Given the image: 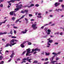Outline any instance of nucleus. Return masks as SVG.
Instances as JSON below:
<instances>
[{"label":"nucleus","instance_id":"obj_57","mask_svg":"<svg viewBox=\"0 0 64 64\" xmlns=\"http://www.w3.org/2000/svg\"><path fill=\"white\" fill-rule=\"evenodd\" d=\"M14 34L16 33V30H14Z\"/></svg>","mask_w":64,"mask_h":64},{"label":"nucleus","instance_id":"obj_24","mask_svg":"<svg viewBox=\"0 0 64 64\" xmlns=\"http://www.w3.org/2000/svg\"><path fill=\"white\" fill-rule=\"evenodd\" d=\"M26 21V23H28V19H27V18H26L25 19Z\"/></svg>","mask_w":64,"mask_h":64},{"label":"nucleus","instance_id":"obj_28","mask_svg":"<svg viewBox=\"0 0 64 64\" xmlns=\"http://www.w3.org/2000/svg\"><path fill=\"white\" fill-rule=\"evenodd\" d=\"M35 6H36V7H38V6H39V4H36L35 5Z\"/></svg>","mask_w":64,"mask_h":64},{"label":"nucleus","instance_id":"obj_2","mask_svg":"<svg viewBox=\"0 0 64 64\" xmlns=\"http://www.w3.org/2000/svg\"><path fill=\"white\" fill-rule=\"evenodd\" d=\"M37 24H32V27L33 28L34 30H35L37 28V27L36 26Z\"/></svg>","mask_w":64,"mask_h":64},{"label":"nucleus","instance_id":"obj_3","mask_svg":"<svg viewBox=\"0 0 64 64\" xmlns=\"http://www.w3.org/2000/svg\"><path fill=\"white\" fill-rule=\"evenodd\" d=\"M10 44H11L12 46H13V45H14L15 44H16V43L15 42L14 43V39H12L11 40L10 42Z\"/></svg>","mask_w":64,"mask_h":64},{"label":"nucleus","instance_id":"obj_34","mask_svg":"<svg viewBox=\"0 0 64 64\" xmlns=\"http://www.w3.org/2000/svg\"><path fill=\"white\" fill-rule=\"evenodd\" d=\"M3 6V4H1L0 5V6L1 7H2Z\"/></svg>","mask_w":64,"mask_h":64},{"label":"nucleus","instance_id":"obj_16","mask_svg":"<svg viewBox=\"0 0 64 64\" xmlns=\"http://www.w3.org/2000/svg\"><path fill=\"white\" fill-rule=\"evenodd\" d=\"M50 60L51 61L52 63H55V62H57L56 61H53V59H52V58L50 59Z\"/></svg>","mask_w":64,"mask_h":64},{"label":"nucleus","instance_id":"obj_52","mask_svg":"<svg viewBox=\"0 0 64 64\" xmlns=\"http://www.w3.org/2000/svg\"><path fill=\"white\" fill-rule=\"evenodd\" d=\"M37 17H39V18H42V16H37Z\"/></svg>","mask_w":64,"mask_h":64},{"label":"nucleus","instance_id":"obj_32","mask_svg":"<svg viewBox=\"0 0 64 64\" xmlns=\"http://www.w3.org/2000/svg\"><path fill=\"white\" fill-rule=\"evenodd\" d=\"M28 44L29 45H31L32 44H31V42H28Z\"/></svg>","mask_w":64,"mask_h":64},{"label":"nucleus","instance_id":"obj_43","mask_svg":"<svg viewBox=\"0 0 64 64\" xmlns=\"http://www.w3.org/2000/svg\"><path fill=\"white\" fill-rule=\"evenodd\" d=\"M59 59V58L58 57H57L56 58V60H57V61Z\"/></svg>","mask_w":64,"mask_h":64},{"label":"nucleus","instance_id":"obj_17","mask_svg":"<svg viewBox=\"0 0 64 64\" xmlns=\"http://www.w3.org/2000/svg\"><path fill=\"white\" fill-rule=\"evenodd\" d=\"M15 54L14 53H12L10 56V57L11 58H13L14 57V55Z\"/></svg>","mask_w":64,"mask_h":64},{"label":"nucleus","instance_id":"obj_46","mask_svg":"<svg viewBox=\"0 0 64 64\" xmlns=\"http://www.w3.org/2000/svg\"><path fill=\"white\" fill-rule=\"evenodd\" d=\"M44 26H42V27L40 28L41 29H43V28H44Z\"/></svg>","mask_w":64,"mask_h":64},{"label":"nucleus","instance_id":"obj_55","mask_svg":"<svg viewBox=\"0 0 64 64\" xmlns=\"http://www.w3.org/2000/svg\"><path fill=\"white\" fill-rule=\"evenodd\" d=\"M22 32V33L23 34H25V32H24V31Z\"/></svg>","mask_w":64,"mask_h":64},{"label":"nucleus","instance_id":"obj_23","mask_svg":"<svg viewBox=\"0 0 64 64\" xmlns=\"http://www.w3.org/2000/svg\"><path fill=\"white\" fill-rule=\"evenodd\" d=\"M24 12L26 13H27L28 12V10H24Z\"/></svg>","mask_w":64,"mask_h":64},{"label":"nucleus","instance_id":"obj_60","mask_svg":"<svg viewBox=\"0 0 64 64\" xmlns=\"http://www.w3.org/2000/svg\"><path fill=\"white\" fill-rule=\"evenodd\" d=\"M26 42H23V43L22 44L24 45V44H25V43H26Z\"/></svg>","mask_w":64,"mask_h":64},{"label":"nucleus","instance_id":"obj_56","mask_svg":"<svg viewBox=\"0 0 64 64\" xmlns=\"http://www.w3.org/2000/svg\"><path fill=\"white\" fill-rule=\"evenodd\" d=\"M55 44H56V45H58V43L56 42L54 43Z\"/></svg>","mask_w":64,"mask_h":64},{"label":"nucleus","instance_id":"obj_38","mask_svg":"<svg viewBox=\"0 0 64 64\" xmlns=\"http://www.w3.org/2000/svg\"><path fill=\"white\" fill-rule=\"evenodd\" d=\"M13 28H14V29H18V28L16 26H14L13 27Z\"/></svg>","mask_w":64,"mask_h":64},{"label":"nucleus","instance_id":"obj_37","mask_svg":"<svg viewBox=\"0 0 64 64\" xmlns=\"http://www.w3.org/2000/svg\"><path fill=\"white\" fill-rule=\"evenodd\" d=\"M59 2H63V0H59Z\"/></svg>","mask_w":64,"mask_h":64},{"label":"nucleus","instance_id":"obj_64","mask_svg":"<svg viewBox=\"0 0 64 64\" xmlns=\"http://www.w3.org/2000/svg\"><path fill=\"white\" fill-rule=\"evenodd\" d=\"M48 62H45L44 64H48Z\"/></svg>","mask_w":64,"mask_h":64},{"label":"nucleus","instance_id":"obj_51","mask_svg":"<svg viewBox=\"0 0 64 64\" xmlns=\"http://www.w3.org/2000/svg\"><path fill=\"white\" fill-rule=\"evenodd\" d=\"M34 20H34V19H32L30 20L31 21H34Z\"/></svg>","mask_w":64,"mask_h":64},{"label":"nucleus","instance_id":"obj_27","mask_svg":"<svg viewBox=\"0 0 64 64\" xmlns=\"http://www.w3.org/2000/svg\"><path fill=\"white\" fill-rule=\"evenodd\" d=\"M12 38H17V37L16 36H12L11 37Z\"/></svg>","mask_w":64,"mask_h":64},{"label":"nucleus","instance_id":"obj_8","mask_svg":"<svg viewBox=\"0 0 64 64\" xmlns=\"http://www.w3.org/2000/svg\"><path fill=\"white\" fill-rule=\"evenodd\" d=\"M22 6V5L20 4V5H19L17 6H16V7L18 8L19 9H20L21 8Z\"/></svg>","mask_w":64,"mask_h":64},{"label":"nucleus","instance_id":"obj_45","mask_svg":"<svg viewBox=\"0 0 64 64\" xmlns=\"http://www.w3.org/2000/svg\"><path fill=\"white\" fill-rule=\"evenodd\" d=\"M29 16H30V17H32V14H29Z\"/></svg>","mask_w":64,"mask_h":64},{"label":"nucleus","instance_id":"obj_35","mask_svg":"<svg viewBox=\"0 0 64 64\" xmlns=\"http://www.w3.org/2000/svg\"><path fill=\"white\" fill-rule=\"evenodd\" d=\"M42 55H44V52H42V53H41Z\"/></svg>","mask_w":64,"mask_h":64},{"label":"nucleus","instance_id":"obj_41","mask_svg":"<svg viewBox=\"0 0 64 64\" xmlns=\"http://www.w3.org/2000/svg\"><path fill=\"white\" fill-rule=\"evenodd\" d=\"M12 20H15V18L14 17H13L12 18Z\"/></svg>","mask_w":64,"mask_h":64},{"label":"nucleus","instance_id":"obj_21","mask_svg":"<svg viewBox=\"0 0 64 64\" xmlns=\"http://www.w3.org/2000/svg\"><path fill=\"white\" fill-rule=\"evenodd\" d=\"M24 17H25V16H23L20 18L19 19H20V20H21V19H23V18H24Z\"/></svg>","mask_w":64,"mask_h":64},{"label":"nucleus","instance_id":"obj_49","mask_svg":"<svg viewBox=\"0 0 64 64\" xmlns=\"http://www.w3.org/2000/svg\"><path fill=\"white\" fill-rule=\"evenodd\" d=\"M38 16H40V15H41V13H38Z\"/></svg>","mask_w":64,"mask_h":64},{"label":"nucleus","instance_id":"obj_12","mask_svg":"<svg viewBox=\"0 0 64 64\" xmlns=\"http://www.w3.org/2000/svg\"><path fill=\"white\" fill-rule=\"evenodd\" d=\"M15 12L14 11L11 12L10 13V15H13V13H15Z\"/></svg>","mask_w":64,"mask_h":64},{"label":"nucleus","instance_id":"obj_36","mask_svg":"<svg viewBox=\"0 0 64 64\" xmlns=\"http://www.w3.org/2000/svg\"><path fill=\"white\" fill-rule=\"evenodd\" d=\"M47 29L48 28H45L44 29L45 31H47Z\"/></svg>","mask_w":64,"mask_h":64},{"label":"nucleus","instance_id":"obj_22","mask_svg":"<svg viewBox=\"0 0 64 64\" xmlns=\"http://www.w3.org/2000/svg\"><path fill=\"white\" fill-rule=\"evenodd\" d=\"M19 10V8H15L14 9V10L16 11H18V10Z\"/></svg>","mask_w":64,"mask_h":64},{"label":"nucleus","instance_id":"obj_44","mask_svg":"<svg viewBox=\"0 0 64 64\" xmlns=\"http://www.w3.org/2000/svg\"><path fill=\"white\" fill-rule=\"evenodd\" d=\"M10 33L11 34H12V30H11V31L10 32Z\"/></svg>","mask_w":64,"mask_h":64},{"label":"nucleus","instance_id":"obj_50","mask_svg":"<svg viewBox=\"0 0 64 64\" xmlns=\"http://www.w3.org/2000/svg\"><path fill=\"white\" fill-rule=\"evenodd\" d=\"M2 24H3L2 22H0V26H1V25H2Z\"/></svg>","mask_w":64,"mask_h":64},{"label":"nucleus","instance_id":"obj_47","mask_svg":"<svg viewBox=\"0 0 64 64\" xmlns=\"http://www.w3.org/2000/svg\"><path fill=\"white\" fill-rule=\"evenodd\" d=\"M61 6L62 8H64V5L63 4H62L61 5Z\"/></svg>","mask_w":64,"mask_h":64},{"label":"nucleus","instance_id":"obj_58","mask_svg":"<svg viewBox=\"0 0 64 64\" xmlns=\"http://www.w3.org/2000/svg\"><path fill=\"white\" fill-rule=\"evenodd\" d=\"M13 15H14V16H16V15L15 13H13Z\"/></svg>","mask_w":64,"mask_h":64},{"label":"nucleus","instance_id":"obj_54","mask_svg":"<svg viewBox=\"0 0 64 64\" xmlns=\"http://www.w3.org/2000/svg\"><path fill=\"white\" fill-rule=\"evenodd\" d=\"M20 59L18 58L17 59V61H20Z\"/></svg>","mask_w":64,"mask_h":64},{"label":"nucleus","instance_id":"obj_25","mask_svg":"<svg viewBox=\"0 0 64 64\" xmlns=\"http://www.w3.org/2000/svg\"><path fill=\"white\" fill-rule=\"evenodd\" d=\"M2 58H3V56H0V60H1Z\"/></svg>","mask_w":64,"mask_h":64},{"label":"nucleus","instance_id":"obj_63","mask_svg":"<svg viewBox=\"0 0 64 64\" xmlns=\"http://www.w3.org/2000/svg\"><path fill=\"white\" fill-rule=\"evenodd\" d=\"M57 34L58 35V34H59V32H56Z\"/></svg>","mask_w":64,"mask_h":64},{"label":"nucleus","instance_id":"obj_53","mask_svg":"<svg viewBox=\"0 0 64 64\" xmlns=\"http://www.w3.org/2000/svg\"><path fill=\"white\" fill-rule=\"evenodd\" d=\"M2 41H5V39H4V38H2Z\"/></svg>","mask_w":64,"mask_h":64},{"label":"nucleus","instance_id":"obj_10","mask_svg":"<svg viewBox=\"0 0 64 64\" xmlns=\"http://www.w3.org/2000/svg\"><path fill=\"white\" fill-rule=\"evenodd\" d=\"M50 39H51V38H49L47 39V40H48V42L49 43H52V42H53V40Z\"/></svg>","mask_w":64,"mask_h":64},{"label":"nucleus","instance_id":"obj_48","mask_svg":"<svg viewBox=\"0 0 64 64\" xmlns=\"http://www.w3.org/2000/svg\"><path fill=\"white\" fill-rule=\"evenodd\" d=\"M24 33H26V32L27 31V30H24Z\"/></svg>","mask_w":64,"mask_h":64},{"label":"nucleus","instance_id":"obj_13","mask_svg":"<svg viewBox=\"0 0 64 64\" xmlns=\"http://www.w3.org/2000/svg\"><path fill=\"white\" fill-rule=\"evenodd\" d=\"M48 32L47 33V35H49V34H50V32H51V30L48 29Z\"/></svg>","mask_w":64,"mask_h":64},{"label":"nucleus","instance_id":"obj_11","mask_svg":"<svg viewBox=\"0 0 64 64\" xmlns=\"http://www.w3.org/2000/svg\"><path fill=\"white\" fill-rule=\"evenodd\" d=\"M26 58H23L22 60V61H23L21 62V63L22 64V63H23V62H24V63H26Z\"/></svg>","mask_w":64,"mask_h":64},{"label":"nucleus","instance_id":"obj_61","mask_svg":"<svg viewBox=\"0 0 64 64\" xmlns=\"http://www.w3.org/2000/svg\"><path fill=\"white\" fill-rule=\"evenodd\" d=\"M0 1L1 2H3V1H4V0H0Z\"/></svg>","mask_w":64,"mask_h":64},{"label":"nucleus","instance_id":"obj_30","mask_svg":"<svg viewBox=\"0 0 64 64\" xmlns=\"http://www.w3.org/2000/svg\"><path fill=\"white\" fill-rule=\"evenodd\" d=\"M56 56L55 55H54V56L52 57V59H53L55 57V56Z\"/></svg>","mask_w":64,"mask_h":64},{"label":"nucleus","instance_id":"obj_4","mask_svg":"<svg viewBox=\"0 0 64 64\" xmlns=\"http://www.w3.org/2000/svg\"><path fill=\"white\" fill-rule=\"evenodd\" d=\"M29 59V57H28L26 58V60L27 61H28V62H30V63H31V61H30L31 60H32V58H30V59Z\"/></svg>","mask_w":64,"mask_h":64},{"label":"nucleus","instance_id":"obj_18","mask_svg":"<svg viewBox=\"0 0 64 64\" xmlns=\"http://www.w3.org/2000/svg\"><path fill=\"white\" fill-rule=\"evenodd\" d=\"M20 46L22 48H24L25 46L24 45V44H20Z\"/></svg>","mask_w":64,"mask_h":64},{"label":"nucleus","instance_id":"obj_6","mask_svg":"<svg viewBox=\"0 0 64 64\" xmlns=\"http://www.w3.org/2000/svg\"><path fill=\"white\" fill-rule=\"evenodd\" d=\"M60 3H58V2H56L54 4V6L55 7H58L60 5Z\"/></svg>","mask_w":64,"mask_h":64},{"label":"nucleus","instance_id":"obj_19","mask_svg":"<svg viewBox=\"0 0 64 64\" xmlns=\"http://www.w3.org/2000/svg\"><path fill=\"white\" fill-rule=\"evenodd\" d=\"M38 62V61H37V60H34L33 62V63L36 64V63H37Z\"/></svg>","mask_w":64,"mask_h":64},{"label":"nucleus","instance_id":"obj_29","mask_svg":"<svg viewBox=\"0 0 64 64\" xmlns=\"http://www.w3.org/2000/svg\"><path fill=\"white\" fill-rule=\"evenodd\" d=\"M20 20V19H18L16 20V22H15V23H17V22H18V21H19Z\"/></svg>","mask_w":64,"mask_h":64},{"label":"nucleus","instance_id":"obj_20","mask_svg":"<svg viewBox=\"0 0 64 64\" xmlns=\"http://www.w3.org/2000/svg\"><path fill=\"white\" fill-rule=\"evenodd\" d=\"M45 53L46 55V56H49L50 54H49V53H47L46 52Z\"/></svg>","mask_w":64,"mask_h":64},{"label":"nucleus","instance_id":"obj_26","mask_svg":"<svg viewBox=\"0 0 64 64\" xmlns=\"http://www.w3.org/2000/svg\"><path fill=\"white\" fill-rule=\"evenodd\" d=\"M26 52V51H24L22 53V55H24V54H25V53Z\"/></svg>","mask_w":64,"mask_h":64},{"label":"nucleus","instance_id":"obj_14","mask_svg":"<svg viewBox=\"0 0 64 64\" xmlns=\"http://www.w3.org/2000/svg\"><path fill=\"white\" fill-rule=\"evenodd\" d=\"M6 34V32H4L3 33L0 32V35H3L4 34Z\"/></svg>","mask_w":64,"mask_h":64},{"label":"nucleus","instance_id":"obj_5","mask_svg":"<svg viewBox=\"0 0 64 64\" xmlns=\"http://www.w3.org/2000/svg\"><path fill=\"white\" fill-rule=\"evenodd\" d=\"M33 49V50H32V51H38V52H40V50L37 48H36L34 49Z\"/></svg>","mask_w":64,"mask_h":64},{"label":"nucleus","instance_id":"obj_39","mask_svg":"<svg viewBox=\"0 0 64 64\" xmlns=\"http://www.w3.org/2000/svg\"><path fill=\"white\" fill-rule=\"evenodd\" d=\"M14 41H16V42H17L18 41V40H16L15 39H14Z\"/></svg>","mask_w":64,"mask_h":64},{"label":"nucleus","instance_id":"obj_15","mask_svg":"<svg viewBox=\"0 0 64 64\" xmlns=\"http://www.w3.org/2000/svg\"><path fill=\"white\" fill-rule=\"evenodd\" d=\"M15 1V0H11L10 1L8 2V3H10V2H12V3H14Z\"/></svg>","mask_w":64,"mask_h":64},{"label":"nucleus","instance_id":"obj_42","mask_svg":"<svg viewBox=\"0 0 64 64\" xmlns=\"http://www.w3.org/2000/svg\"><path fill=\"white\" fill-rule=\"evenodd\" d=\"M27 6H22V7L24 8H25Z\"/></svg>","mask_w":64,"mask_h":64},{"label":"nucleus","instance_id":"obj_31","mask_svg":"<svg viewBox=\"0 0 64 64\" xmlns=\"http://www.w3.org/2000/svg\"><path fill=\"white\" fill-rule=\"evenodd\" d=\"M21 13H25L24 11L23 10H22Z\"/></svg>","mask_w":64,"mask_h":64},{"label":"nucleus","instance_id":"obj_62","mask_svg":"<svg viewBox=\"0 0 64 64\" xmlns=\"http://www.w3.org/2000/svg\"><path fill=\"white\" fill-rule=\"evenodd\" d=\"M48 42V45H50V44Z\"/></svg>","mask_w":64,"mask_h":64},{"label":"nucleus","instance_id":"obj_40","mask_svg":"<svg viewBox=\"0 0 64 64\" xmlns=\"http://www.w3.org/2000/svg\"><path fill=\"white\" fill-rule=\"evenodd\" d=\"M30 7H31V6H34V5L33 4H31L30 5Z\"/></svg>","mask_w":64,"mask_h":64},{"label":"nucleus","instance_id":"obj_7","mask_svg":"<svg viewBox=\"0 0 64 64\" xmlns=\"http://www.w3.org/2000/svg\"><path fill=\"white\" fill-rule=\"evenodd\" d=\"M8 46H10L11 47H12V46L11 45V44H10L8 43L5 46V47H8Z\"/></svg>","mask_w":64,"mask_h":64},{"label":"nucleus","instance_id":"obj_1","mask_svg":"<svg viewBox=\"0 0 64 64\" xmlns=\"http://www.w3.org/2000/svg\"><path fill=\"white\" fill-rule=\"evenodd\" d=\"M33 49H32V51L30 52L31 51V50L30 49V48H29L28 49H27L26 50L27 51L26 52V56H28V54H30V53H32L33 52H34V51H33Z\"/></svg>","mask_w":64,"mask_h":64},{"label":"nucleus","instance_id":"obj_59","mask_svg":"<svg viewBox=\"0 0 64 64\" xmlns=\"http://www.w3.org/2000/svg\"><path fill=\"white\" fill-rule=\"evenodd\" d=\"M48 25V24H45L44 26H47V25Z\"/></svg>","mask_w":64,"mask_h":64},{"label":"nucleus","instance_id":"obj_33","mask_svg":"<svg viewBox=\"0 0 64 64\" xmlns=\"http://www.w3.org/2000/svg\"><path fill=\"white\" fill-rule=\"evenodd\" d=\"M3 63H4V61H2L0 63V64H3Z\"/></svg>","mask_w":64,"mask_h":64},{"label":"nucleus","instance_id":"obj_9","mask_svg":"<svg viewBox=\"0 0 64 64\" xmlns=\"http://www.w3.org/2000/svg\"><path fill=\"white\" fill-rule=\"evenodd\" d=\"M61 53V52H58V53L56 54V53L54 52H53L52 53V55H55L56 56V55H57L58 54H60Z\"/></svg>","mask_w":64,"mask_h":64}]
</instances>
